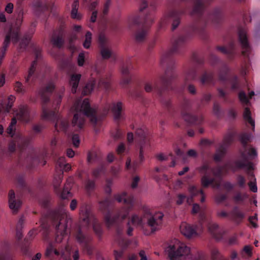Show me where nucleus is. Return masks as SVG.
<instances>
[{
  "label": "nucleus",
  "mask_w": 260,
  "mask_h": 260,
  "mask_svg": "<svg viewBox=\"0 0 260 260\" xmlns=\"http://www.w3.org/2000/svg\"><path fill=\"white\" fill-rule=\"evenodd\" d=\"M139 181L140 177L138 176H135L132 180L131 187L132 188H136L138 186V184Z\"/></svg>",
  "instance_id": "nucleus-64"
},
{
  "label": "nucleus",
  "mask_w": 260,
  "mask_h": 260,
  "mask_svg": "<svg viewBox=\"0 0 260 260\" xmlns=\"http://www.w3.org/2000/svg\"><path fill=\"white\" fill-rule=\"evenodd\" d=\"M34 52L36 56V60L33 61L29 69L28 75L25 77V83L30 85L35 83L37 80L43 81L46 76L48 69L46 67H43L39 71H36L37 65V60L41 57V49L39 47H35Z\"/></svg>",
  "instance_id": "nucleus-12"
},
{
  "label": "nucleus",
  "mask_w": 260,
  "mask_h": 260,
  "mask_svg": "<svg viewBox=\"0 0 260 260\" xmlns=\"http://www.w3.org/2000/svg\"><path fill=\"white\" fill-rule=\"evenodd\" d=\"M17 118L24 122L27 123L30 120V111L27 106L21 105L16 113Z\"/></svg>",
  "instance_id": "nucleus-27"
},
{
  "label": "nucleus",
  "mask_w": 260,
  "mask_h": 260,
  "mask_svg": "<svg viewBox=\"0 0 260 260\" xmlns=\"http://www.w3.org/2000/svg\"><path fill=\"white\" fill-rule=\"evenodd\" d=\"M114 198L119 203L123 202L125 206L117 210L113 217L111 216L109 208L113 201L110 197H107L99 203L100 210L103 212H107L105 216V222L108 228L118 224L119 221L126 218L134 206L135 200L133 196L128 194L126 192L115 194Z\"/></svg>",
  "instance_id": "nucleus-7"
},
{
  "label": "nucleus",
  "mask_w": 260,
  "mask_h": 260,
  "mask_svg": "<svg viewBox=\"0 0 260 260\" xmlns=\"http://www.w3.org/2000/svg\"><path fill=\"white\" fill-rule=\"evenodd\" d=\"M91 33L90 31H87L85 35V39L83 43V46L86 49H88L90 47L91 41Z\"/></svg>",
  "instance_id": "nucleus-49"
},
{
  "label": "nucleus",
  "mask_w": 260,
  "mask_h": 260,
  "mask_svg": "<svg viewBox=\"0 0 260 260\" xmlns=\"http://www.w3.org/2000/svg\"><path fill=\"white\" fill-rule=\"evenodd\" d=\"M144 217L147 219V225L150 228L151 232H154L159 230L162 223L164 214L157 212L151 215L148 207L144 206L142 207Z\"/></svg>",
  "instance_id": "nucleus-17"
},
{
  "label": "nucleus",
  "mask_w": 260,
  "mask_h": 260,
  "mask_svg": "<svg viewBox=\"0 0 260 260\" xmlns=\"http://www.w3.org/2000/svg\"><path fill=\"white\" fill-rule=\"evenodd\" d=\"M216 49L223 54H226L231 59L233 58L239 53V51L235 43L233 41L230 43L227 47L218 46Z\"/></svg>",
  "instance_id": "nucleus-24"
},
{
  "label": "nucleus",
  "mask_w": 260,
  "mask_h": 260,
  "mask_svg": "<svg viewBox=\"0 0 260 260\" xmlns=\"http://www.w3.org/2000/svg\"><path fill=\"white\" fill-rule=\"evenodd\" d=\"M246 153V158L245 159V162L247 164H251L252 167L251 168H247L246 166H244L242 168L245 169L247 175H248L249 179L250 180L248 183L250 190L253 192H256L257 191V188L255 182L256 179L252 171L254 170V164L251 162V161L254 160L257 158V153L255 148L251 147H248Z\"/></svg>",
  "instance_id": "nucleus-15"
},
{
  "label": "nucleus",
  "mask_w": 260,
  "mask_h": 260,
  "mask_svg": "<svg viewBox=\"0 0 260 260\" xmlns=\"http://www.w3.org/2000/svg\"><path fill=\"white\" fill-rule=\"evenodd\" d=\"M218 92V96L220 98H222L223 100V102L225 103H230L231 101L229 99L227 95L228 93L226 91L224 90L222 88L218 87L217 89Z\"/></svg>",
  "instance_id": "nucleus-44"
},
{
  "label": "nucleus",
  "mask_w": 260,
  "mask_h": 260,
  "mask_svg": "<svg viewBox=\"0 0 260 260\" xmlns=\"http://www.w3.org/2000/svg\"><path fill=\"white\" fill-rule=\"evenodd\" d=\"M212 0H180L177 3L176 8L165 15L161 19L160 27L166 25L169 20H173L172 29H175L179 25L181 17L184 15L190 4L193 5L190 15L197 17V21L191 27L193 33L201 34L203 32L206 25L211 22L216 24L219 23L223 17L222 10L220 8L214 9L213 12L206 14L204 10L206 4Z\"/></svg>",
  "instance_id": "nucleus-3"
},
{
  "label": "nucleus",
  "mask_w": 260,
  "mask_h": 260,
  "mask_svg": "<svg viewBox=\"0 0 260 260\" xmlns=\"http://www.w3.org/2000/svg\"><path fill=\"white\" fill-rule=\"evenodd\" d=\"M188 191L190 194V198H192L198 194H201L202 196L201 201L202 202H204L205 196L202 189H199L195 186L190 185L188 187Z\"/></svg>",
  "instance_id": "nucleus-35"
},
{
  "label": "nucleus",
  "mask_w": 260,
  "mask_h": 260,
  "mask_svg": "<svg viewBox=\"0 0 260 260\" xmlns=\"http://www.w3.org/2000/svg\"><path fill=\"white\" fill-rule=\"evenodd\" d=\"M133 69L132 62L128 60L125 63H123L121 68V72L122 75V79L121 84L125 85L130 83L131 81V70Z\"/></svg>",
  "instance_id": "nucleus-25"
},
{
  "label": "nucleus",
  "mask_w": 260,
  "mask_h": 260,
  "mask_svg": "<svg viewBox=\"0 0 260 260\" xmlns=\"http://www.w3.org/2000/svg\"><path fill=\"white\" fill-rule=\"evenodd\" d=\"M79 218V226L75 234V239L86 253L91 256L93 254L94 250L91 244L93 237L84 230H88L92 225L95 235L101 239L103 234L102 225L92 213L91 207L86 204H83L80 206Z\"/></svg>",
  "instance_id": "nucleus-5"
},
{
  "label": "nucleus",
  "mask_w": 260,
  "mask_h": 260,
  "mask_svg": "<svg viewBox=\"0 0 260 260\" xmlns=\"http://www.w3.org/2000/svg\"><path fill=\"white\" fill-rule=\"evenodd\" d=\"M239 41L242 48V54L249 58L251 53V48L248 41L247 30L245 27H240L238 29Z\"/></svg>",
  "instance_id": "nucleus-21"
},
{
  "label": "nucleus",
  "mask_w": 260,
  "mask_h": 260,
  "mask_svg": "<svg viewBox=\"0 0 260 260\" xmlns=\"http://www.w3.org/2000/svg\"><path fill=\"white\" fill-rule=\"evenodd\" d=\"M105 172V167L102 165L93 171L92 175L95 178H98L102 175L104 174Z\"/></svg>",
  "instance_id": "nucleus-47"
},
{
  "label": "nucleus",
  "mask_w": 260,
  "mask_h": 260,
  "mask_svg": "<svg viewBox=\"0 0 260 260\" xmlns=\"http://www.w3.org/2000/svg\"><path fill=\"white\" fill-rule=\"evenodd\" d=\"M111 108L115 120L117 121L123 118L122 104L121 102L113 103Z\"/></svg>",
  "instance_id": "nucleus-28"
},
{
  "label": "nucleus",
  "mask_w": 260,
  "mask_h": 260,
  "mask_svg": "<svg viewBox=\"0 0 260 260\" xmlns=\"http://www.w3.org/2000/svg\"><path fill=\"white\" fill-rule=\"evenodd\" d=\"M235 136V134L233 132L228 133L224 136L222 142L219 144L218 147L216 149V152L213 157L215 161L218 162L222 160L228 147L234 141Z\"/></svg>",
  "instance_id": "nucleus-19"
},
{
  "label": "nucleus",
  "mask_w": 260,
  "mask_h": 260,
  "mask_svg": "<svg viewBox=\"0 0 260 260\" xmlns=\"http://www.w3.org/2000/svg\"><path fill=\"white\" fill-rule=\"evenodd\" d=\"M156 8V4H150L148 10L142 19L139 16H131L128 19L130 28L136 26L137 29L134 33V39L137 43H142L146 40L149 29L154 21L153 12Z\"/></svg>",
  "instance_id": "nucleus-9"
},
{
  "label": "nucleus",
  "mask_w": 260,
  "mask_h": 260,
  "mask_svg": "<svg viewBox=\"0 0 260 260\" xmlns=\"http://www.w3.org/2000/svg\"><path fill=\"white\" fill-rule=\"evenodd\" d=\"M8 197L10 208L14 213H16L21 206V199L19 196L16 197L14 191L12 190L9 191Z\"/></svg>",
  "instance_id": "nucleus-26"
},
{
  "label": "nucleus",
  "mask_w": 260,
  "mask_h": 260,
  "mask_svg": "<svg viewBox=\"0 0 260 260\" xmlns=\"http://www.w3.org/2000/svg\"><path fill=\"white\" fill-rule=\"evenodd\" d=\"M170 260H204V255L200 251H191L189 247L177 239H174L166 249Z\"/></svg>",
  "instance_id": "nucleus-10"
},
{
  "label": "nucleus",
  "mask_w": 260,
  "mask_h": 260,
  "mask_svg": "<svg viewBox=\"0 0 260 260\" xmlns=\"http://www.w3.org/2000/svg\"><path fill=\"white\" fill-rule=\"evenodd\" d=\"M110 85V77L108 76L101 78L98 83V86L100 88L108 89Z\"/></svg>",
  "instance_id": "nucleus-42"
},
{
  "label": "nucleus",
  "mask_w": 260,
  "mask_h": 260,
  "mask_svg": "<svg viewBox=\"0 0 260 260\" xmlns=\"http://www.w3.org/2000/svg\"><path fill=\"white\" fill-rule=\"evenodd\" d=\"M78 1H74L72 4V9L71 11V17L73 19L80 20L81 18V15L78 13Z\"/></svg>",
  "instance_id": "nucleus-40"
},
{
  "label": "nucleus",
  "mask_w": 260,
  "mask_h": 260,
  "mask_svg": "<svg viewBox=\"0 0 260 260\" xmlns=\"http://www.w3.org/2000/svg\"><path fill=\"white\" fill-rule=\"evenodd\" d=\"M15 100V97L12 95H11L8 98V102L6 107V111L9 112L10 110L13 106V103Z\"/></svg>",
  "instance_id": "nucleus-56"
},
{
  "label": "nucleus",
  "mask_w": 260,
  "mask_h": 260,
  "mask_svg": "<svg viewBox=\"0 0 260 260\" xmlns=\"http://www.w3.org/2000/svg\"><path fill=\"white\" fill-rule=\"evenodd\" d=\"M197 71L194 67H191L186 72L184 77L185 82L194 80L197 78Z\"/></svg>",
  "instance_id": "nucleus-38"
},
{
  "label": "nucleus",
  "mask_w": 260,
  "mask_h": 260,
  "mask_svg": "<svg viewBox=\"0 0 260 260\" xmlns=\"http://www.w3.org/2000/svg\"><path fill=\"white\" fill-rule=\"evenodd\" d=\"M211 257L213 260H218L221 257V255L218 250L215 248L211 250Z\"/></svg>",
  "instance_id": "nucleus-53"
},
{
  "label": "nucleus",
  "mask_w": 260,
  "mask_h": 260,
  "mask_svg": "<svg viewBox=\"0 0 260 260\" xmlns=\"http://www.w3.org/2000/svg\"><path fill=\"white\" fill-rule=\"evenodd\" d=\"M111 4V0H106L104 5L103 9L102 10V14L101 15V17L102 18H104V17L108 14Z\"/></svg>",
  "instance_id": "nucleus-48"
},
{
  "label": "nucleus",
  "mask_w": 260,
  "mask_h": 260,
  "mask_svg": "<svg viewBox=\"0 0 260 260\" xmlns=\"http://www.w3.org/2000/svg\"><path fill=\"white\" fill-rule=\"evenodd\" d=\"M254 95V92L253 91H251L249 93L248 96L246 95L245 92L243 91H240L239 93V99L240 101V102L245 105H249V99H251L252 97Z\"/></svg>",
  "instance_id": "nucleus-36"
},
{
  "label": "nucleus",
  "mask_w": 260,
  "mask_h": 260,
  "mask_svg": "<svg viewBox=\"0 0 260 260\" xmlns=\"http://www.w3.org/2000/svg\"><path fill=\"white\" fill-rule=\"evenodd\" d=\"M191 107V102L186 98L181 103V114L184 120L190 124L199 125L203 122L202 116H196L189 113Z\"/></svg>",
  "instance_id": "nucleus-16"
},
{
  "label": "nucleus",
  "mask_w": 260,
  "mask_h": 260,
  "mask_svg": "<svg viewBox=\"0 0 260 260\" xmlns=\"http://www.w3.org/2000/svg\"><path fill=\"white\" fill-rule=\"evenodd\" d=\"M237 183L240 187L244 188L246 187V180L245 178L241 176L238 175L237 177Z\"/></svg>",
  "instance_id": "nucleus-55"
},
{
  "label": "nucleus",
  "mask_w": 260,
  "mask_h": 260,
  "mask_svg": "<svg viewBox=\"0 0 260 260\" xmlns=\"http://www.w3.org/2000/svg\"><path fill=\"white\" fill-rule=\"evenodd\" d=\"M248 196L246 193H237L233 197V200L236 203H239L244 201L247 199Z\"/></svg>",
  "instance_id": "nucleus-46"
},
{
  "label": "nucleus",
  "mask_w": 260,
  "mask_h": 260,
  "mask_svg": "<svg viewBox=\"0 0 260 260\" xmlns=\"http://www.w3.org/2000/svg\"><path fill=\"white\" fill-rule=\"evenodd\" d=\"M229 71L228 66L223 63L218 73V81L220 84L222 85L224 89L227 88V84H230L232 90L237 91L239 90L241 88L239 79L235 75L229 77L228 76Z\"/></svg>",
  "instance_id": "nucleus-14"
},
{
  "label": "nucleus",
  "mask_w": 260,
  "mask_h": 260,
  "mask_svg": "<svg viewBox=\"0 0 260 260\" xmlns=\"http://www.w3.org/2000/svg\"><path fill=\"white\" fill-rule=\"evenodd\" d=\"M221 186L226 190H228V191H230L231 190H232L234 187V185L232 183H231V182H223L222 184H221Z\"/></svg>",
  "instance_id": "nucleus-62"
},
{
  "label": "nucleus",
  "mask_w": 260,
  "mask_h": 260,
  "mask_svg": "<svg viewBox=\"0 0 260 260\" xmlns=\"http://www.w3.org/2000/svg\"><path fill=\"white\" fill-rule=\"evenodd\" d=\"M128 222H130V224L135 226L141 225L143 223V220L138 215L134 214L132 216L131 220Z\"/></svg>",
  "instance_id": "nucleus-45"
},
{
  "label": "nucleus",
  "mask_w": 260,
  "mask_h": 260,
  "mask_svg": "<svg viewBox=\"0 0 260 260\" xmlns=\"http://www.w3.org/2000/svg\"><path fill=\"white\" fill-rule=\"evenodd\" d=\"M57 172L58 174L54 177L53 181L54 188L55 191L62 199H66L71 194L70 189L73 183V180L72 178H68L66 181L62 190L60 191L59 186L62 181L63 175L62 173H58V171Z\"/></svg>",
  "instance_id": "nucleus-18"
},
{
  "label": "nucleus",
  "mask_w": 260,
  "mask_h": 260,
  "mask_svg": "<svg viewBox=\"0 0 260 260\" xmlns=\"http://www.w3.org/2000/svg\"><path fill=\"white\" fill-rule=\"evenodd\" d=\"M213 112L215 115L219 117L221 115V110L219 105L215 103L213 105Z\"/></svg>",
  "instance_id": "nucleus-60"
},
{
  "label": "nucleus",
  "mask_w": 260,
  "mask_h": 260,
  "mask_svg": "<svg viewBox=\"0 0 260 260\" xmlns=\"http://www.w3.org/2000/svg\"><path fill=\"white\" fill-rule=\"evenodd\" d=\"M136 138L140 143L139 158L138 160H135L133 163L131 159L128 158L125 163V168L127 170L132 173L137 171L139 165L144 161V153L146 149L150 146L149 141L147 137V130L143 127L138 128L136 132Z\"/></svg>",
  "instance_id": "nucleus-11"
},
{
  "label": "nucleus",
  "mask_w": 260,
  "mask_h": 260,
  "mask_svg": "<svg viewBox=\"0 0 260 260\" xmlns=\"http://www.w3.org/2000/svg\"><path fill=\"white\" fill-rule=\"evenodd\" d=\"M85 187L88 192L92 191L95 188L94 181L89 179L87 180L85 184Z\"/></svg>",
  "instance_id": "nucleus-52"
},
{
  "label": "nucleus",
  "mask_w": 260,
  "mask_h": 260,
  "mask_svg": "<svg viewBox=\"0 0 260 260\" xmlns=\"http://www.w3.org/2000/svg\"><path fill=\"white\" fill-rule=\"evenodd\" d=\"M17 120L13 118L10 124L7 129V133L13 138L9 144V151L11 152H14L16 148H18L22 151H27L28 154L25 158L27 162H29L30 167H32L36 164H42L43 166L46 164L45 160H41L40 157L37 155L35 150L30 146L31 138L29 137L23 136L21 134H17L15 135V126ZM22 155V153L21 154Z\"/></svg>",
  "instance_id": "nucleus-8"
},
{
  "label": "nucleus",
  "mask_w": 260,
  "mask_h": 260,
  "mask_svg": "<svg viewBox=\"0 0 260 260\" xmlns=\"http://www.w3.org/2000/svg\"><path fill=\"white\" fill-rule=\"evenodd\" d=\"M192 214L199 213V222L200 224H204L208 226L209 232L213 237L217 240H221L224 234V230L220 228L219 225L214 222H209L204 212L201 211V208L199 204H194L191 210Z\"/></svg>",
  "instance_id": "nucleus-13"
},
{
  "label": "nucleus",
  "mask_w": 260,
  "mask_h": 260,
  "mask_svg": "<svg viewBox=\"0 0 260 260\" xmlns=\"http://www.w3.org/2000/svg\"><path fill=\"white\" fill-rule=\"evenodd\" d=\"M258 220L257 214L255 213L254 216H249L248 218V221L251 225V227L253 228H257L258 225L256 222Z\"/></svg>",
  "instance_id": "nucleus-51"
},
{
  "label": "nucleus",
  "mask_w": 260,
  "mask_h": 260,
  "mask_svg": "<svg viewBox=\"0 0 260 260\" xmlns=\"http://www.w3.org/2000/svg\"><path fill=\"white\" fill-rule=\"evenodd\" d=\"M142 92L143 91L142 90L136 89L135 91L131 93V95L133 97L139 98L141 97Z\"/></svg>",
  "instance_id": "nucleus-63"
},
{
  "label": "nucleus",
  "mask_w": 260,
  "mask_h": 260,
  "mask_svg": "<svg viewBox=\"0 0 260 260\" xmlns=\"http://www.w3.org/2000/svg\"><path fill=\"white\" fill-rule=\"evenodd\" d=\"M227 199V195L225 194L219 193L216 195L215 200L217 203H220Z\"/></svg>",
  "instance_id": "nucleus-58"
},
{
  "label": "nucleus",
  "mask_w": 260,
  "mask_h": 260,
  "mask_svg": "<svg viewBox=\"0 0 260 260\" xmlns=\"http://www.w3.org/2000/svg\"><path fill=\"white\" fill-rule=\"evenodd\" d=\"M251 137V134L247 133H243L240 136V140L243 147V150L241 151V159L234 161H230L223 166H218L213 168H210L208 164L205 163L199 168L200 172L203 175L201 178V184L203 187H207L211 185L213 188H219L220 184L219 182H215V179L221 178L223 171L228 172L232 170L235 172L244 166L247 168H251L252 165L245 162L246 153L248 148L247 143Z\"/></svg>",
  "instance_id": "nucleus-4"
},
{
  "label": "nucleus",
  "mask_w": 260,
  "mask_h": 260,
  "mask_svg": "<svg viewBox=\"0 0 260 260\" xmlns=\"http://www.w3.org/2000/svg\"><path fill=\"white\" fill-rule=\"evenodd\" d=\"M54 88L53 81L48 80L46 84L42 85L38 90V94L41 99L42 118L43 120L55 122V129L58 132L63 131L65 133L82 130L85 124V116L89 119L93 126L98 124L100 118L97 116L96 110L91 107L88 100L85 99L83 101L77 100L74 103L72 109L76 113L70 125L68 119L62 118L57 111L64 89L62 90L61 94L57 95L53 103L50 102V96Z\"/></svg>",
  "instance_id": "nucleus-1"
},
{
  "label": "nucleus",
  "mask_w": 260,
  "mask_h": 260,
  "mask_svg": "<svg viewBox=\"0 0 260 260\" xmlns=\"http://www.w3.org/2000/svg\"><path fill=\"white\" fill-rule=\"evenodd\" d=\"M84 61H85V54H84V52H81L79 53L77 61H78V65L81 67L83 66L84 64Z\"/></svg>",
  "instance_id": "nucleus-57"
},
{
  "label": "nucleus",
  "mask_w": 260,
  "mask_h": 260,
  "mask_svg": "<svg viewBox=\"0 0 260 260\" xmlns=\"http://www.w3.org/2000/svg\"><path fill=\"white\" fill-rule=\"evenodd\" d=\"M35 232L36 231L35 230L30 231L28 233L27 236L24 240L25 243L20 246L22 251L25 255L28 253V250L26 245L35 236Z\"/></svg>",
  "instance_id": "nucleus-33"
},
{
  "label": "nucleus",
  "mask_w": 260,
  "mask_h": 260,
  "mask_svg": "<svg viewBox=\"0 0 260 260\" xmlns=\"http://www.w3.org/2000/svg\"><path fill=\"white\" fill-rule=\"evenodd\" d=\"M44 128V125L42 124H35L32 126V129L36 133H40Z\"/></svg>",
  "instance_id": "nucleus-59"
},
{
  "label": "nucleus",
  "mask_w": 260,
  "mask_h": 260,
  "mask_svg": "<svg viewBox=\"0 0 260 260\" xmlns=\"http://www.w3.org/2000/svg\"><path fill=\"white\" fill-rule=\"evenodd\" d=\"M187 40V35H180L173 40L171 48L165 53L160 59L161 65L167 66L165 75L160 79L161 85L157 82L155 83L153 86L150 83H146L145 85V90L146 92H151L154 89L161 97L162 92L165 90H173L171 81L176 77V74L173 71L174 62L172 56L180 52Z\"/></svg>",
  "instance_id": "nucleus-6"
},
{
  "label": "nucleus",
  "mask_w": 260,
  "mask_h": 260,
  "mask_svg": "<svg viewBox=\"0 0 260 260\" xmlns=\"http://www.w3.org/2000/svg\"><path fill=\"white\" fill-rule=\"evenodd\" d=\"M14 89L20 94H23L25 92V89L22 84L19 81H16L14 85Z\"/></svg>",
  "instance_id": "nucleus-50"
},
{
  "label": "nucleus",
  "mask_w": 260,
  "mask_h": 260,
  "mask_svg": "<svg viewBox=\"0 0 260 260\" xmlns=\"http://www.w3.org/2000/svg\"><path fill=\"white\" fill-rule=\"evenodd\" d=\"M33 10L35 15L43 20H45L49 16V7L46 3L38 1L32 5Z\"/></svg>",
  "instance_id": "nucleus-23"
},
{
  "label": "nucleus",
  "mask_w": 260,
  "mask_h": 260,
  "mask_svg": "<svg viewBox=\"0 0 260 260\" xmlns=\"http://www.w3.org/2000/svg\"><path fill=\"white\" fill-rule=\"evenodd\" d=\"M40 204L44 208L47 209V214L41 219V226L45 238L48 240V235L49 233L50 223L55 226L56 233L55 242L61 243L58 246H54L50 244L46 249L45 255L52 259V256L60 255L62 260H71L72 248L67 244V240L65 237L67 236L68 223L71 219L69 217L68 212L63 206H60L54 210H50V197L46 196L40 201Z\"/></svg>",
  "instance_id": "nucleus-2"
},
{
  "label": "nucleus",
  "mask_w": 260,
  "mask_h": 260,
  "mask_svg": "<svg viewBox=\"0 0 260 260\" xmlns=\"http://www.w3.org/2000/svg\"><path fill=\"white\" fill-rule=\"evenodd\" d=\"M116 241L118 244L122 248H125L129 244V242L123 236V231L120 228H118L117 230Z\"/></svg>",
  "instance_id": "nucleus-31"
},
{
  "label": "nucleus",
  "mask_w": 260,
  "mask_h": 260,
  "mask_svg": "<svg viewBox=\"0 0 260 260\" xmlns=\"http://www.w3.org/2000/svg\"><path fill=\"white\" fill-rule=\"evenodd\" d=\"M72 142L74 146L76 147H78L80 144V139L78 135L74 134L72 136Z\"/></svg>",
  "instance_id": "nucleus-61"
},
{
  "label": "nucleus",
  "mask_w": 260,
  "mask_h": 260,
  "mask_svg": "<svg viewBox=\"0 0 260 260\" xmlns=\"http://www.w3.org/2000/svg\"><path fill=\"white\" fill-rule=\"evenodd\" d=\"M205 224H200L199 222V225H190L183 222L180 226V230L181 233L187 238H191L196 237L198 235V232L201 231Z\"/></svg>",
  "instance_id": "nucleus-20"
},
{
  "label": "nucleus",
  "mask_w": 260,
  "mask_h": 260,
  "mask_svg": "<svg viewBox=\"0 0 260 260\" xmlns=\"http://www.w3.org/2000/svg\"><path fill=\"white\" fill-rule=\"evenodd\" d=\"M51 42L54 46L60 48L64 43L61 33L59 32L57 35L54 34L51 38Z\"/></svg>",
  "instance_id": "nucleus-34"
},
{
  "label": "nucleus",
  "mask_w": 260,
  "mask_h": 260,
  "mask_svg": "<svg viewBox=\"0 0 260 260\" xmlns=\"http://www.w3.org/2000/svg\"><path fill=\"white\" fill-rule=\"evenodd\" d=\"M243 117L246 122L249 123L251 126L252 130L254 131L255 127V122L251 118V112L248 108H245L243 113Z\"/></svg>",
  "instance_id": "nucleus-39"
},
{
  "label": "nucleus",
  "mask_w": 260,
  "mask_h": 260,
  "mask_svg": "<svg viewBox=\"0 0 260 260\" xmlns=\"http://www.w3.org/2000/svg\"><path fill=\"white\" fill-rule=\"evenodd\" d=\"M200 82L202 84L214 85L216 83L214 74L212 72H205L201 77Z\"/></svg>",
  "instance_id": "nucleus-30"
},
{
  "label": "nucleus",
  "mask_w": 260,
  "mask_h": 260,
  "mask_svg": "<svg viewBox=\"0 0 260 260\" xmlns=\"http://www.w3.org/2000/svg\"><path fill=\"white\" fill-rule=\"evenodd\" d=\"M80 79V74H73L71 76L69 84L72 87L71 91L73 93H75L76 92Z\"/></svg>",
  "instance_id": "nucleus-32"
},
{
  "label": "nucleus",
  "mask_w": 260,
  "mask_h": 260,
  "mask_svg": "<svg viewBox=\"0 0 260 260\" xmlns=\"http://www.w3.org/2000/svg\"><path fill=\"white\" fill-rule=\"evenodd\" d=\"M96 81L94 80H91L87 82L82 91V94L85 95L90 93L93 90Z\"/></svg>",
  "instance_id": "nucleus-43"
},
{
  "label": "nucleus",
  "mask_w": 260,
  "mask_h": 260,
  "mask_svg": "<svg viewBox=\"0 0 260 260\" xmlns=\"http://www.w3.org/2000/svg\"><path fill=\"white\" fill-rule=\"evenodd\" d=\"M30 38L31 35L27 34H25L19 43V49L20 51H23L26 48V46L29 44Z\"/></svg>",
  "instance_id": "nucleus-41"
},
{
  "label": "nucleus",
  "mask_w": 260,
  "mask_h": 260,
  "mask_svg": "<svg viewBox=\"0 0 260 260\" xmlns=\"http://www.w3.org/2000/svg\"><path fill=\"white\" fill-rule=\"evenodd\" d=\"M16 180L18 187H19L20 189L22 190L23 192H30V188L24 182L23 176L21 175L17 176Z\"/></svg>",
  "instance_id": "nucleus-37"
},
{
  "label": "nucleus",
  "mask_w": 260,
  "mask_h": 260,
  "mask_svg": "<svg viewBox=\"0 0 260 260\" xmlns=\"http://www.w3.org/2000/svg\"><path fill=\"white\" fill-rule=\"evenodd\" d=\"M230 216L231 220L239 224L245 217V214L240 211L238 207L235 206L230 212Z\"/></svg>",
  "instance_id": "nucleus-29"
},
{
  "label": "nucleus",
  "mask_w": 260,
  "mask_h": 260,
  "mask_svg": "<svg viewBox=\"0 0 260 260\" xmlns=\"http://www.w3.org/2000/svg\"><path fill=\"white\" fill-rule=\"evenodd\" d=\"M65 159L66 158L64 156L59 157L58 158L56 161V171H57L59 169H62L63 165L66 163Z\"/></svg>",
  "instance_id": "nucleus-54"
},
{
  "label": "nucleus",
  "mask_w": 260,
  "mask_h": 260,
  "mask_svg": "<svg viewBox=\"0 0 260 260\" xmlns=\"http://www.w3.org/2000/svg\"><path fill=\"white\" fill-rule=\"evenodd\" d=\"M99 47L100 54L104 59L109 58L112 55L111 46L105 35L101 33L99 36Z\"/></svg>",
  "instance_id": "nucleus-22"
}]
</instances>
